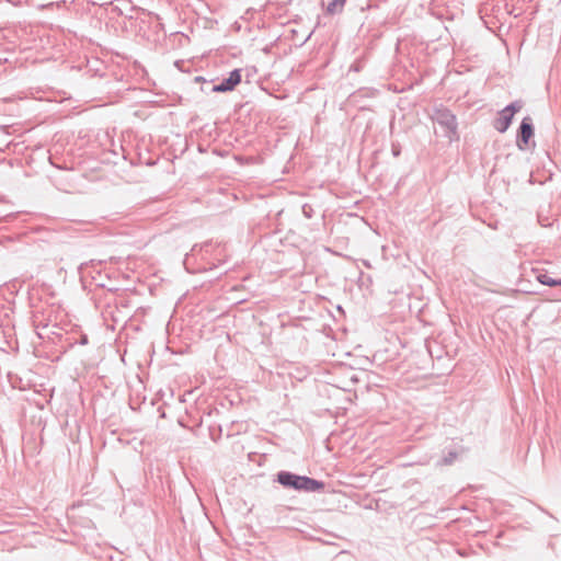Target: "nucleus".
Wrapping results in <instances>:
<instances>
[{"mask_svg": "<svg viewBox=\"0 0 561 561\" xmlns=\"http://www.w3.org/2000/svg\"><path fill=\"white\" fill-rule=\"evenodd\" d=\"M228 80L230 83L236 87L241 81V73L239 69H234L229 73Z\"/></svg>", "mask_w": 561, "mask_h": 561, "instance_id": "obj_9", "label": "nucleus"}, {"mask_svg": "<svg viewBox=\"0 0 561 561\" xmlns=\"http://www.w3.org/2000/svg\"><path fill=\"white\" fill-rule=\"evenodd\" d=\"M87 343H88V339H87V336H83L81 340V344H87Z\"/></svg>", "mask_w": 561, "mask_h": 561, "instance_id": "obj_11", "label": "nucleus"}, {"mask_svg": "<svg viewBox=\"0 0 561 561\" xmlns=\"http://www.w3.org/2000/svg\"><path fill=\"white\" fill-rule=\"evenodd\" d=\"M536 279L546 286L554 287V286H561V279L552 278L548 273H538L536 275Z\"/></svg>", "mask_w": 561, "mask_h": 561, "instance_id": "obj_6", "label": "nucleus"}, {"mask_svg": "<svg viewBox=\"0 0 561 561\" xmlns=\"http://www.w3.org/2000/svg\"><path fill=\"white\" fill-rule=\"evenodd\" d=\"M392 153H393V156H396V157H397V156H399L400 150H399V149H397V148H394V147H392Z\"/></svg>", "mask_w": 561, "mask_h": 561, "instance_id": "obj_10", "label": "nucleus"}, {"mask_svg": "<svg viewBox=\"0 0 561 561\" xmlns=\"http://www.w3.org/2000/svg\"><path fill=\"white\" fill-rule=\"evenodd\" d=\"M234 87L230 83L228 78H226L219 84H215L211 90L214 92H227L232 91Z\"/></svg>", "mask_w": 561, "mask_h": 561, "instance_id": "obj_8", "label": "nucleus"}, {"mask_svg": "<svg viewBox=\"0 0 561 561\" xmlns=\"http://www.w3.org/2000/svg\"><path fill=\"white\" fill-rule=\"evenodd\" d=\"M534 134L533 123L530 117H525L518 129L517 145L520 149L528 144Z\"/></svg>", "mask_w": 561, "mask_h": 561, "instance_id": "obj_4", "label": "nucleus"}, {"mask_svg": "<svg viewBox=\"0 0 561 561\" xmlns=\"http://www.w3.org/2000/svg\"><path fill=\"white\" fill-rule=\"evenodd\" d=\"M277 482L286 489L304 492H317L324 488L322 481L306 476H298L289 471H279L277 473Z\"/></svg>", "mask_w": 561, "mask_h": 561, "instance_id": "obj_1", "label": "nucleus"}, {"mask_svg": "<svg viewBox=\"0 0 561 561\" xmlns=\"http://www.w3.org/2000/svg\"><path fill=\"white\" fill-rule=\"evenodd\" d=\"M522 104L519 102H513L508 104L506 107L500 111L499 117L495 118L493 123V127L499 133H505L512 123L514 114L518 112Z\"/></svg>", "mask_w": 561, "mask_h": 561, "instance_id": "obj_3", "label": "nucleus"}, {"mask_svg": "<svg viewBox=\"0 0 561 561\" xmlns=\"http://www.w3.org/2000/svg\"><path fill=\"white\" fill-rule=\"evenodd\" d=\"M467 448L463 446H458L451 448L447 451V454L437 462V466H450L453 465L460 455L465 454Z\"/></svg>", "mask_w": 561, "mask_h": 561, "instance_id": "obj_5", "label": "nucleus"}, {"mask_svg": "<svg viewBox=\"0 0 561 561\" xmlns=\"http://www.w3.org/2000/svg\"><path fill=\"white\" fill-rule=\"evenodd\" d=\"M432 119L434 123L438 124L443 129V134L445 137L450 140L455 137L457 138V118L456 115L445 106H437L433 110Z\"/></svg>", "mask_w": 561, "mask_h": 561, "instance_id": "obj_2", "label": "nucleus"}, {"mask_svg": "<svg viewBox=\"0 0 561 561\" xmlns=\"http://www.w3.org/2000/svg\"><path fill=\"white\" fill-rule=\"evenodd\" d=\"M345 3L346 0H332L327 7V12L329 14L340 13L343 11Z\"/></svg>", "mask_w": 561, "mask_h": 561, "instance_id": "obj_7", "label": "nucleus"}]
</instances>
